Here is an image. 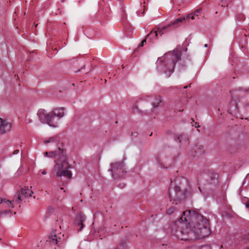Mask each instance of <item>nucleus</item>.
Returning a JSON list of instances; mask_svg holds the SVG:
<instances>
[{
	"instance_id": "nucleus-37",
	"label": "nucleus",
	"mask_w": 249,
	"mask_h": 249,
	"mask_svg": "<svg viewBox=\"0 0 249 249\" xmlns=\"http://www.w3.org/2000/svg\"><path fill=\"white\" fill-rule=\"evenodd\" d=\"M137 134V132H134V134Z\"/></svg>"
},
{
	"instance_id": "nucleus-30",
	"label": "nucleus",
	"mask_w": 249,
	"mask_h": 249,
	"mask_svg": "<svg viewBox=\"0 0 249 249\" xmlns=\"http://www.w3.org/2000/svg\"><path fill=\"white\" fill-rule=\"evenodd\" d=\"M41 174L43 175H45L46 174H47V172L46 170H43L41 172Z\"/></svg>"
},
{
	"instance_id": "nucleus-4",
	"label": "nucleus",
	"mask_w": 249,
	"mask_h": 249,
	"mask_svg": "<svg viewBox=\"0 0 249 249\" xmlns=\"http://www.w3.org/2000/svg\"><path fill=\"white\" fill-rule=\"evenodd\" d=\"M33 194V192L32 190H30L28 187H25L15 194L12 200L5 199L3 203L6 204L8 208H13L16 205L19 204L22 202H26V199L31 197Z\"/></svg>"
},
{
	"instance_id": "nucleus-27",
	"label": "nucleus",
	"mask_w": 249,
	"mask_h": 249,
	"mask_svg": "<svg viewBox=\"0 0 249 249\" xmlns=\"http://www.w3.org/2000/svg\"><path fill=\"white\" fill-rule=\"evenodd\" d=\"M10 212H11L10 211L7 210V211H4V212H2L0 213V214L2 215V214H3L4 213H10Z\"/></svg>"
},
{
	"instance_id": "nucleus-6",
	"label": "nucleus",
	"mask_w": 249,
	"mask_h": 249,
	"mask_svg": "<svg viewBox=\"0 0 249 249\" xmlns=\"http://www.w3.org/2000/svg\"><path fill=\"white\" fill-rule=\"evenodd\" d=\"M124 166L123 162L111 163L110 164L111 168L108 170V171L111 172L113 178H120L124 175V172H126Z\"/></svg>"
},
{
	"instance_id": "nucleus-7",
	"label": "nucleus",
	"mask_w": 249,
	"mask_h": 249,
	"mask_svg": "<svg viewBox=\"0 0 249 249\" xmlns=\"http://www.w3.org/2000/svg\"><path fill=\"white\" fill-rule=\"evenodd\" d=\"M39 121L43 124H47L50 126L56 127L57 123H53V117L51 113H47L44 109H40L37 113Z\"/></svg>"
},
{
	"instance_id": "nucleus-16",
	"label": "nucleus",
	"mask_w": 249,
	"mask_h": 249,
	"mask_svg": "<svg viewBox=\"0 0 249 249\" xmlns=\"http://www.w3.org/2000/svg\"><path fill=\"white\" fill-rule=\"evenodd\" d=\"M175 139V141L181 143L182 142V144H186L188 143V138L187 136L185 134L177 136Z\"/></svg>"
},
{
	"instance_id": "nucleus-36",
	"label": "nucleus",
	"mask_w": 249,
	"mask_h": 249,
	"mask_svg": "<svg viewBox=\"0 0 249 249\" xmlns=\"http://www.w3.org/2000/svg\"><path fill=\"white\" fill-rule=\"evenodd\" d=\"M247 92H248L249 93V89L247 90Z\"/></svg>"
},
{
	"instance_id": "nucleus-2",
	"label": "nucleus",
	"mask_w": 249,
	"mask_h": 249,
	"mask_svg": "<svg viewBox=\"0 0 249 249\" xmlns=\"http://www.w3.org/2000/svg\"><path fill=\"white\" fill-rule=\"evenodd\" d=\"M180 52L174 49L158 58L156 62V69L160 73H164L167 77L174 72L177 63L181 61Z\"/></svg>"
},
{
	"instance_id": "nucleus-21",
	"label": "nucleus",
	"mask_w": 249,
	"mask_h": 249,
	"mask_svg": "<svg viewBox=\"0 0 249 249\" xmlns=\"http://www.w3.org/2000/svg\"><path fill=\"white\" fill-rule=\"evenodd\" d=\"M176 210V208L175 207V206H174L171 207L166 211V213L168 214H171L175 212Z\"/></svg>"
},
{
	"instance_id": "nucleus-31",
	"label": "nucleus",
	"mask_w": 249,
	"mask_h": 249,
	"mask_svg": "<svg viewBox=\"0 0 249 249\" xmlns=\"http://www.w3.org/2000/svg\"><path fill=\"white\" fill-rule=\"evenodd\" d=\"M4 201H5V199H2L0 197V203H3Z\"/></svg>"
},
{
	"instance_id": "nucleus-29",
	"label": "nucleus",
	"mask_w": 249,
	"mask_h": 249,
	"mask_svg": "<svg viewBox=\"0 0 249 249\" xmlns=\"http://www.w3.org/2000/svg\"><path fill=\"white\" fill-rule=\"evenodd\" d=\"M19 152V150H16L13 152V155H16L18 154Z\"/></svg>"
},
{
	"instance_id": "nucleus-35",
	"label": "nucleus",
	"mask_w": 249,
	"mask_h": 249,
	"mask_svg": "<svg viewBox=\"0 0 249 249\" xmlns=\"http://www.w3.org/2000/svg\"><path fill=\"white\" fill-rule=\"evenodd\" d=\"M198 188H199V190L200 192H201V190L200 187H199Z\"/></svg>"
},
{
	"instance_id": "nucleus-11",
	"label": "nucleus",
	"mask_w": 249,
	"mask_h": 249,
	"mask_svg": "<svg viewBox=\"0 0 249 249\" xmlns=\"http://www.w3.org/2000/svg\"><path fill=\"white\" fill-rule=\"evenodd\" d=\"M52 116L58 117V119L62 118L64 115V109L63 107L55 108L51 113Z\"/></svg>"
},
{
	"instance_id": "nucleus-33",
	"label": "nucleus",
	"mask_w": 249,
	"mask_h": 249,
	"mask_svg": "<svg viewBox=\"0 0 249 249\" xmlns=\"http://www.w3.org/2000/svg\"><path fill=\"white\" fill-rule=\"evenodd\" d=\"M204 47H205V48H207V47H208V44H205Z\"/></svg>"
},
{
	"instance_id": "nucleus-20",
	"label": "nucleus",
	"mask_w": 249,
	"mask_h": 249,
	"mask_svg": "<svg viewBox=\"0 0 249 249\" xmlns=\"http://www.w3.org/2000/svg\"><path fill=\"white\" fill-rule=\"evenodd\" d=\"M195 17H196L195 15V13L192 12L191 13L187 14L186 15V17H185V18L186 19H188L190 18L192 19H194L195 18Z\"/></svg>"
},
{
	"instance_id": "nucleus-24",
	"label": "nucleus",
	"mask_w": 249,
	"mask_h": 249,
	"mask_svg": "<svg viewBox=\"0 0 249 249\" xmlns=\"http://www.w3.org/2000/svg\"><path fill=\"white\" fill-rule=\"evenodd\" d=\"M199 249H211L210 245H204L202 246Z\"/></svg>"
},
{
	"instance_id": "nucleus-39",
	"label": "nucleus",
	"mask_w": 249,
	"mask_h": 249,
	"mask_svg": "<svg viewBox=\"0 0 249 249\" xmlns=\"http://www.w3.org/2000/svg\"><path fill=\"white\" fill-rule=\"evenodd\" d=\"M246 249H249V247L246 248Z\"/></svg>"
},
{
	"instance_id": "nucleus-26",
	"label": "nucleus",
	"mask_w": 249,
	"mask_h": 249,
	"mask_svg": "<svg viewBox=\"0 0 249 249\" xmlns=\"http://www.w3.org/2000/svg\"><path fill=\"white\" fill-rule=\"evenodd\" d=\"M147 40H148V39H146V38L145 39L143 40L141 44L139 45V47H143L146 43Z\"/></svg>"
},
{
	"instance_id": "nucleus-14",
	"label": "nucleus",
	"mask_w": 249,
	"mask_h": 249,
	"mask_svg": "<svg viewBox=\"0 0 249 249\" xmlns=\"http://www.w3.org/2000/svg\"><path fill=\"white\" fill-rule=\"evenodd\" d=\"M171 27V24H168L167 25H164L162 27H157L155 29L156 31L158 33V35L160 36H162L164 33L168 32L170 29L169 28Z\"/></svg>"
},
{
	"instance_id": "nucleus-10",
	"label": "nucleus",
	"mask_w": 249,
	"mask_h": 249,
	"mask_svg": "<svg viewBox=\"0 0 249 249\" xmlns=\"http://www.w3.org/2000/svg\"><path fill=\"white\" fill-rule=\"evenodd\" d=\"M43 155L45 157L47 158H56L58 157L59 158L60 156L64 155L63 154V151L60 149L55 151H51V152H46L43 153Z\"/></svg>"
},
{
	"instance_id": "nucleus-17",
	"label": "nucleus",
	"mask_w": 249,
	"mask_h": 249,
	"mask_svg": "<svg viewBox=\"0 0 249 249\" xmlns=\"http://www.w3.org/2000/svg\"><path fill=\"white\" fill-rule=\"evenodd\" d=\"M158 33L155 29L154 30L151 31L150 34L147 35L146 36V39H148V41L153 43L154 40L158 38Z\"/></svg>"
},
{
	"instance_id": "nucleus-13",
	"label": "nucleus",
	"mask_w": 249,
	"mask_h": 249,
	"mask_svg": "<svg viewBox=\"0 0 249 249\" xmlns=\"http://www.w3.org/2000/svg\"><path fill=\"white\" fill-rule=\"evenodd\" d=\"M193 150H194L195 151L193 152L192 151L190 152V155L192 157H195L196 155H200L202 154L204 151L203 147L201 145H195Z\"/></svg>"
},
{
	"instance_id": "nucleus-22",
	"label": "nucleus",
	"mask_w": 249,
	"mask_h": 249,
	"mask_svg": "<svg viewBox=\"0 0 249 249\" xmlns=\"http://www.w3.org/2000/svg\"><path fill=\"white\" fill-rule=\"evenodd\" d=\"M202 9L201 8H199L197 10H195V11H194L193 12L195 13V15L196 17H198L202 12Z\"/></svg>"
},
{
	"instance_id": "nucleus-28",
	"label": "nucleus",
	"mask_w": 249,
	"mask_h": 249,
	"mask_svg": "<svg viewBox=\"0 0 249 249\" xmlns=\"http://www.w3.org/2000/svg\"><path fill=\"white\" fill-rule=\"evenodd\" d=\"M194 126L196 128H198L200 127L199 124L197 122L195 123Z\"/></svg>"
},
{
	"instance_id": "nucleus-15",
	"label": "nucleus",
	"mask_w": 249,
	"mask_h": 249,
	"mask_svg": "<svg viewBox=\"0 0 249 249\" xmlns=\"http://www.w3.org/2000/svg\"><path fill=\"white\" fill-rule=\"evenodd\" d=\"M43 143L47 146L50 145L55 146L57 143V138L55 136H53L48 138L43 141Z\"/></svg>"
},
{
	"instance_id": "nucleus-9",
	"label": "nucleus",
	"mask_w": 249,
	"mask_h": 249,
	"mask_svg": "<svg viewBox=\"0 0 249 249\" xmlns=\"http://www.w3.org/2000/svg\"><path fill=\"white\" fill-rule=\"evenodd\" d=\"M86 220L85 215L82 213H79L76 216L74 220V225L76 228L79 227L77 230L79 231H81L84 227L83 222Z\"/></svg>"
},
{
	"instance_id": "nucleus-12",
	"label": "nucleus",
	"mask_w": 249,
	"mask_h": 249,
	"mask_svg": "<svg viewBox=\"0 0 249 249\" xmlns=\"http://www.w3.org/2000/svg\"><path fill=\"white\" fill-rule=\"evenodd\" d=\"M55 232H53L49 236V242L51 244L59 245L61 242V238L57 236Z\"/></svg>"
},
{
	"instance_id": "nucleus-25",
	"label": "nucleus",
	"mask_w": 249,
	"mask_h": 249,
	"mask_svg": "<svg viewBox=\"0 0 249 249\" xmlns=\"http://www.w3.org/2000/svg\"><path fill=\"white\" fill-rule=\"evenodd\" d=\"M178 69L179 71L184 70L185 68V66L183 64H178Z\"/></svg>"
},
{
	"instance_id": "nucleus-3",
	"label": "nucleus",
	"mask_w": 249,
	"mask_h": 249,
	"mask_svg": "<svg viewBox=\"0 0 249 249\" xmlns=\"http://www.w3.org/2000/svg\"><path fill=\"white\" fill-rule=\"evenodd\" d=\"M189 188L188 180L182 177H176L171 178V184L168 189V196L170 202L177 204L183 199Z\"/></svg>"
},
{
	"instance_id": "nucleus-18",
	"label": "nucleus",
	"mask_w": 249,
	"mask_h": 249,
	"mask_svg": "<svg viewBox=\"0 0 249 249\" xmlns=\"http://www.w3.org/2000/svg\"><path fill=\"white\" fill-rule=\"evenodd\" d=\"M148 99L146 101H150V102L152 101V104L154 107H156L158 106L159 104L161 102V98L160 96L155 97V101L154 102H153L152 101L153 98L152 97H148Z\"/></svg>"
},
{
	"instance_id": "nucleus-8",
	"label": "nucleus",
	"mask_w": 249,
	"mask_h": 249,
	"mask_svg": "<svg viewBox=\"0 0 249 249\" xmlns=\"http://www.w3.org/2000/svg\"><path fill=\"white\" fill-rule=\"evenodd\" d=\"M11 128V124L7 120L0 118V134L8 132Z\"/></svg>"
},
{
	"instance_id": "nucleus-34",
	"label": "nucleus",
	"mask_w": 249,
	"mask_h": 249,
	"mask_svg": "<svg viewBox=\"0 0 249 249\" xmlns=\"http://www.w3.org/2000/svg\"><path fill=\"white\" fill-rule=\"evenodd\" d=\"M187 87H188V86H184V87H183V89H187Z\"/></svg>"
},
{
	"instance_id": "nucleus-1",
	"label": "nucleus",
	"mask_w": 249,
	"mask_h": 249,
	"mask_svg": "<svg viewBox=\"0 0 249 249\" xmlns=\"http://www.w3.org/2000/svg\"><path fill=\"white\" fill-rule=\"evenodd\" d=\"M173 235L181 240L202 238L209 235L208 219L194 211H185L174 222L171 228Z\"/></svg>"
},
{
	"instance_id": "nucleus-5",
	"label": "nucleus",
	"mask_w": 249,
	"mask_h": 249,
	"mask_svg": "<svg viewBox=\"0 0 249 249\" xmlns=\"http://www.w3.org/2000/svg\"><path fill=\"white\" fill-rule=\"evenodd\" d=\"M55 162L53 173L58 177L64 176L71 178L72 174L69 170L70 167L67 161L66 157L64 155L60 156Z\"/></svg>"
},
{
	"instance_id": "nucleus-38",
	"label": "nucleus",
	"mask_w": 249,
	"mask_h": 249,
	"mask_svg": "<svg viewBox=\"0 0 249 249\" xmlns=\"http://www.w3.org/2000/svg\"><path fill=\"white\" fill-rule=\"evenodd\" d=\"M64 0H61V1L62 2H63Z\"/></svg>"
},
{
	"instance_id": "nucleus-23",
	"label": "nucleus",
	"mask_w": 249,
	"mask_h": 249,
	"mask_svg": "<svg viewBox=\"0 0 249 249\" xmlns=\"http://www.w3.org/2000/svg\"><path fill=\"white\" fill-rule=\"evenodd\" d=\"M243 239L245 241H249V232L246 233L242 237Z\"/></svg>"
},
{
	"instance_id": "nucleus-32",
	"label": "nucleus",
	"mask_w": 249,
	"mask_h": 249,
	"mask_svg": "<svg viewBox=\"0 0 249 249\" xmlns=\"http://www.w3.org/2000/svg\"><path fill=\"white\" fill-rule=\"evenodd\" d=\"M246 206L248 209H249V203L246 204Z\"/></svg>"
},
{
	"instance_id": "nucleus-19",
	"label": "nucleus",
	"mask_w": 249,
	"mask_h": 249,
	"mask_svg": "<svg viewBox=\"0 0 249 249\" xmlns=\"http://www.w3.org/2000/svg\"><path fill=\"white\" fill-rule=\"evenodd\" d=\"M185 20V17L178 18H177L174 22H171L170 24H171V26L173 25L178 26L180 23L182 22L183 21Z\"/></svg>"
}]
</instances>
